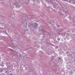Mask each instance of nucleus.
Returning <instances> with one entry per match:
<instances>
[{
	"mask_svg": "<svg viewBox=\"0 0 75 75\" xmlns=\"http://www.w3.org/2000/svg\"><path fill=\"white\" fill-rule=\"evenodd\" d=\"M16 8H20V7H21V5H20V4H19L18 3H17L16 4Z\"/></svg>",
	"mask_w": 75,
	"mask_h": 75,
	"instance_id": "obj_1",
	"label": "nucleus"
},
{
	"mask_svg": "<svg viewBox=\"0 0 75 75\" xmlns=\"http://www.w3.org/2000/svg\"><path fill=\"white\" fill-rule=\"evenodd\" d=\"M32 27L35 28H38V26L37 25H33Z\"/></svg>",
	"mask_w": 75,
	"mask_h": 75,
	"instance_id": "obj_2",
	"label": "nucleus"
},
{
	"mask_svg": "<svg viewBox=\"0 0 75 75\" xmlns=\"http://www.w3.org/2000/svg\"><path fill=\"white\" fill-rule=\"evenodd\" d=\"M69 2L70 3H74V2H73V1L72 0L69 1Z\"/></svg>",
	"mask_w": 75,
	"mask_h": 75,
	"instance_id": "obj_3",
	"label": "nucleus"
},
{
	"mask_svg": "<svg viewBox=\"0 0 75 75\" xmlns=\"http://www.w3.org/2000/svg\"><path fill=\"white\" fill-rule=\"evenodd\" d=\"M69 20L70 21L72 20V18L71 17H69L68 18Z\"/></svg>",
	"mask_w": 75,
	"mask_h": 75,
	"instance_id": "obj_4",
	"label": "nucleus"
},
{
	"mask_svg": "<svg viewBox=\"0 0 75 75\" xmlns=\"http://www.w3.org/2000/svg\"><path fill=\"white\" fill-rule=\"evenodd\" d=\"M8 71H5V73H6V74H8Z\"/></svg>",
	"mask_w": 75,
	"mask_h": 75,
	"instance_id": "obj_5",
	"label": "nucleus"
},
{
	"mask_svg": "<svg viewBox=\"0 0 75 75\" xmlns=\"http://www.w3.org/2000/svg\"><path fill=\"white\" fill-rule=\"evenodd\" d=\"M23 24H24V25H25V24H26V25H27V23H26V24H24V23H22V25H23Z\"/></svg>",
	"mask_w": 75,
	"mask_h": 75,
	"instance_id": "obj_6",
	"label": "nucleus"
},
{
	"mask_svg": "<svg viewBox=\"0 0 75 75\" xmlns=\"http://www.w3.org/2000/svg\"><path fill=\"white\" fill-rule=\"evenodd\" d=\"M57 40H58V41H60V39H59H59H57Z\"/></svg>",
	"mask_w": 75,
	"mask_h": 75,
	"instance_id": "obj_7",
	"label": "nucleus"
},
{
	"mask_svg": "<svg viewBox=\"0 0 75 75\" xmlns=\"http://www.w3.org/2000/svg\"><path fill=\"white\" fill-rule=\"evenodd\" d=\"M8 75H13V74H9Z\"/></svg>",
	"mask_w": 75,
	"mask_h": 75,
	"instance_id": "obj_8",
	"label": "nucleus"
},
{
	"mask_svg": "<svg viewBox=\"0 0 75 75\" xmlns=\"http://www.w3.org/2000/svg\"><path fill=\"white\" fill-rule=\"evenodd\" d=\"M11 51H13V50H12V49H11Z\"/></svg>",
	"mask_w": 75,
	"mask_h": 75,
	"instance_id": "obj_9",
	"label": "nucleus"
},
{
	"mask_svg": "<svg viewBox=\"0 0 75 75\" xmlns=\"http://www.w3.org/2000/svg\"><path fill=\"white\" fill-rule=\"evenodd\" d=\"M35 1H36V0H34V2H35Z\"/></svg>",
	"mask_w": 75,
	"mask_h": 75,
	"instance_id": "obj_10",
	"label": "nucleus"
},
{
	"mask_svg": "<svg viewBox=\"0 0 75 75\" xmlns=\"http://www.w3.org/2000/svg\"><path fill=\"white\" fill-rule=\"evenodd\" d=\"M73 2H74V3H75V1L72 0Z\"/></svg>",
	"mask_w": 75,
	"mask_h": 75,
	"instance_id": "obj_11",
	"label": "nucleus"
},
{
	"mask_svg": "<svg viewBox=\"0 0 75 75\" xmlns=\"http://www.w3.org/2000/svg\"><path fill=\"white\" fill-rule=\"evenodd\" d=\"M59 35H60V34H61L60 33H59Z\"/></svg>",
	"mask_w": 75,
	"mask_h": 75,
	"instance_id": "obj_12",
	"label": "nucleus"
},
{
	"mask_svg": "<svg viewBox=\"0 0 75 75\" xmlns=\"http://www.w3.org/2000/svg\"><path fill=\"white\" fill-rule=\"evenodd\" d=\"M61 59V58H59V59Z\"/></svg>",
	"mask_w": 75,
	"mask_h": 75,
	"instance_id": "obj_13",
	"label": "nucleus"
},
{
	"mask_svg": "<svg viewBox=\"0 0 75 75\" xmlns=\"http://www.w3.org/2000/svg\"><path fill=\"white\" fill-rule=\"evenodd\" d=\"M7 71H8V70Z\"/></svg>",
	"mask_w": 75,
	"mask_h": 75,
	"instance_id": "obj_14",
	"label": "nucleus"
},
{
	"mask_svg": "<svg viewBox=\"0 0 75 75\" xmlns=\"http://www.w3.org/2000/svg\"><path fill=\"white\" fill-rule=\"evenodd\" d=\"M35 24H36V23H35Z\"/></svg>",
	"mask_w": 75,
	"mask_h": 75,
	"instance_id": "obj_15",
	"label": "nucleus"
}]
</instances>
